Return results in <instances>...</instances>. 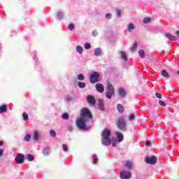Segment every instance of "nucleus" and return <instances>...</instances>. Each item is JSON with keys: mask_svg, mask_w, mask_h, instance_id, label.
<instances>
[{"mask_svg": "<svg viewBox=\"0 0 179 179\" xmlns=\"http://www.w3.org/2000/svg\"><path fill=\"white\" fill-rule=\"evenodd\" d=\"M119 53L120 54L121 58L123 59V61H128V57H127V54H125V52L120 51Z\"/></svg>", "mask_w": 179, "mask_h": 179, "instance_id": "nucleus-23", "label": "nucleus"}, {"mask_svg": "<svg viewBox=\"0 0 179 179\" xmlns=\"http://www.w3.org/2000/svg\"><path fill=\"white\" fill-rule=\"evenodd\" d=\"M165 36L166 37V38H169L170 41H177V37L171 35V34L170 33L165 34Z\"/></svg>", "mask_w": 179, "mask_h": 179, "instance_id": "nucleus-13", "label": "nucleus"}, {"mask_svg": "<svg viewBox=\"0 0 179 179\" xmlns=\"http://www.w3.org/2000/svg\"><path fill=\"white\" fill-rule=\"evenodd\" d=\"M118 93L120 97H122V99H124V97L127 96V92H125V90H124V88H120Z\"/></svg>", "mask_w": 179, "mask_h": 179, "instance_id": "nucleus-15", "label": "nucleus"}, {"mask_svg": "<svg viewBox=\"0 0 179 179\" xmlns=\"http://www.w3.org/2000/svg\"><path fill=\"white\" fill-rule=\"evenodd\" d=\"M66 101H72V96H69V95H67L66 96Z\"/></svg>", "mask_w": 179, "mask_h": 179, "instance_id": "nucleus-45", "label": "nucleus"}, {"mask_svg": "<svg viewBox=\"0 0 179 179\" xmlns=\"http://www.w3.org/2000/svg\"><path fill=\"white\" fill-rule=\"evenodd\" d=\"M177 73H178V75L179 76V70L178 71Z\"/></svg>", "mask_w": 179, "mask_h": 179, "instance_id": "nucleus-54", "label": "nucleus"}, {"mask_svg": "<svg viewBox=\"0 0 179 179\" xmlns=\"http://www.w3.org/2000/svg\"><path fill=\"white\" fill-rule=\"evenodd\" d=\"M68 29L69 30H71V31H72V30H73L75 29V24H69L68 25Z\"/></svg>", "mask_w": 179, "mask_h": 179, "instance_id": "nucleus-35", "label": "nucleus"}, {"mask_svg": "<svg viewBox=\"0 0 179 179\" xmlns=\"http://www.w3.org/2000/svg\"><path fill=\"white\" fill-rule=\"evenodd\" d=\"M120 176L122 179H129L131 178V172L127 171H122L120 173Z\"/></svg>", "mask_w": 179, "mask_h": 179, "instance_id": "nucleus-9", "label": "nucleus"}, {"mask_svg": "<svg viewBox=\"0 0 179 179\" xmlns=\"http://www.w3.org/2000/svg\"><path fill=\"white\" fill-rule=\"evenodd\" d=\"M3 145V143L2 141H0V146H2Z\"/></svg>", "mask_w": 179, "mask_h": 179, "instance_id": "nucleus-53", "label": "nucleus"}, {"mask_svg": "<svg viewBox=\"0 0 179 179\" xmlns=\"http://www.w3.org/2000/svg\"><path fill=\"white\" fill-rule=\"evenodd\" d=\"M161 75L162 76H164V78H166V79H169V78H170V74L169 73V72H167L166 70H162L161 71Z\"/></svg>", "mask_w": 179, "mask_h": 179, "instance_id": "nucleus-18", "label": "nucleus"}, {"mask_svg": "<svg viewBox=\"0 0 179 179\" xmlns=\"http://www.w3.org/2000/svg\"><path fill=\"white\" fill-rule=\"evenodd\" d=\"M111 142V131L105 129L101 133V143L103 146H110Z\"/></svg>", "mask_w": 179, "mask_h": 179, "instance_id": "nucleus-1", "label": "nucleus"}, {"mask_svg": "<svg viewBox=\"0 0 179 179\" xmlns=\"http://www.w3.org/2000/svg\"><path fill=\"white\" fill-rule=\"evenodd\" d=\"M145 160L147 164H150L151 166H153L157 163V158H156L155 156L146 157Z\"/></svg>", "mask_w": 179, "mask_h": 179, "instance_id": "nucleus-7", "label": "nucleus"}, {"mask_svg": "<svg viewBox=\"0 0 179 179\" xmlns=\"http://www.w3.org/2000/svg\"><path fill=\"white\" fill-rule=\"evenodd\" d=\"M129 121H134L135 120V114L132 113L129 116Z\"/></svg>", "mask_w": 179, "mask_h": 179, "instance_id": "nucleus-40", "label": "nucleus"}, {"mask_svg": "<svg viewBox=\"0 0 179 179\" xmlns=\"http://www.w3.org/2000/svg\"><path fill=\"white\" fill-rule=\"evenodd\" d=\"M62 118V120H69V115L68 113H63Z\"/></svg>", "mask_w": 179, "mask_h": 179, "instance_id": "nucleus-31", "label": "nucleus"}, {"mask_svg": "<svg viewBox=\"0 0 179 179\" xmlns=\"http://www.w3.org/2000/svg\"><path fill=\"white\" fill-rule=\"evenodd\" d=\"M132 30H135V25L132 23L128 24L127 25V31L131 33Z\"/></svg>", "mask_w": 179, "mask_h": 179, "instance_id": "nucleus-20", "label": "nucleus"}, {"mask_svg": "<svg viewBox=\"0 0 179 179\" xmlns=\"http://www.w3.org/2000/svg\"><path fill=\"white\" fill-rule=\"evenodd\" d=\"M39 138H40V134H38V131H35L33 134L34 141H38Z\"/></svg>", "mask_w": 179, "mask_h": 179, "instance_id": "nucleus-22", "label": "nucleus"}, {"mask_svg": "<svg viewBox=\"0 0 179 179\" xmlns=\"http://www.w3.org/2000/svg\"><path fill=\"white\" fill-rule=\"evenodd\" d=\"M87 101L89 103V104H91V106H94V104H96V99L92 95H89L87 97Z\"/></svg>", "mask_w": 179, "mask_h": 179, "instance_id": "nucleus-10", "label": "nucleus"}, {"mask_svg": "<svg viewBox=\"0 0 179 179\" xmlns=\"http://www.w3.org/2000/svg\"><path fill=\"white\" fill-rule=\"evenodd\" d=\"M78 85L80 87V89H85V87H86V83L79 82L78 83Z\"/></svg>", "mask_w": 179, "mask_h": 179, "instance_id": "nucleus-27", "label": "nucleus"}, {"mask_svg": "<svg viewBox=\"0 0 179 179\" xmlns=\"http://www.w3.org/2000/svg\"><path fill=\"white\" fill-rule=\"evenodd\" d=\"M143 23H145V24H148V23H150V22H152V19L150 17H145L143 20Z\"/></svg>", "mask_w": 179, "mask_h": 179, "instance_id": "nucleus-29", "label": "nucleus"}, {"mask_svg": "<svg viewBox=\"0 0 179 179\" xmlns=\"http://www.w3.org/2000/svg\"><path fill=\"white\" fill-rule=\"evenodd\" d=\"M98 110H100V111H104V101L103 99H99L98 100Z\"/></svg>", "mask_w": 179, "mask_h": 179, "instance_id": "nucleus-11", "label": "nucleus"}, {"mask_svg": "<svg viewBox=\"0 0 179 179\" xmlns=\"http://www.w3.org/2000/svg\"><path fill=\"white\" fill-rule=\"evenodd\" d=\"M118 143V140L117 139H114V140H112V146H113V148H115V146H117V143Z\"/></svg>", "mask_w": 179, "mask_h": 179, "instance_id": "nucleus-39", "label": "nucleus"}, {"mask_svg": "<svg viewBox=\"0 0 179 179\" xmlns=\"http://www.w3.org/2000/svg\"><path fill=\"white\" fill-rule=\"evenodd\" d=\"M99 78H100V73L97 71H94L90 74V83H97L99 82Z\"/></svg>", "mask_w": 179, "mask_h": 179, "instance_id": "nucleus-6", "label": "nucleus"}, {"mask_svg": "<svg viewBox=\"0 0 179 179\" xmlns=\"http://www.w3.org/2000/svg\"><path fill=\"white\" fill-rule=\"evenodd\" d=\"M3 113H6V106L5 105L0 106V114Z\"/></svg>", "mask_w": 179, "mask_h": 179, "instance_id": "nucleus-28", "label": "nucleus"}, {"mask_svg": "<svg viewBox=\"0 0 179 179\" xmlns=\"http://www.w3.org/2000/svg\"><path fill=\"white\" fill-rule=\"evenodd\" d=\"M139 55L141 57V58H144L145 57V50H141L139 52Z\"/></svg>", "mask_w": 179, "mask_h": 179, "instance_id": "nucleus-36", "label": "nucleus"}, {"mask_svg": "<svg viewBox=\"0 0 179 179\" xmlns=\"http://www.w3.org/2000/svg\"><path fill=\"white\" fill-rule=\"evenodd\" d=\"M88 120L80 118L77 120L76 125L79 129H81V131H89L90 129V127L86 126V122H88Z\"/></svg>", "mask_w": 179, "mask_h": 179, "instance_id": "nucleus-2", "label": "nucleus"}, {"mask_svg": "<svg viewBox=\"0 0 179 179\" xmlns=\"http://www.w3.org/2000/svg\"><path fill=\"white\" fill-rule=\"evenodd\" d=\"M68 131H69L70 132H72L73 131V127H68Z\"/></svg>", "mask_w": 179, "mask_h": 179, "instance_id": "nucleus-49", "label": "nucleus"}, {"mask_svg": "<svg viewBox=\"0 0 179 179\" xmlns=\"http://www.w3.org/2000/svg\"><path fill=\"white\" fill-rule=\"evenodd\" d=\"M31 138V136L30 134H26L24 139L26 141V142H30Z\"/></svg>", "mask_w": 179, "mask_h": 179, "instance_id": "nucleus-32", "label": "nucleus"}, {"mask_svg": "<svg viewBox=\"0 0 179 179\" xmlns=\"http://www.w3.org/2000/svg\"><path fill=\"white\" fill-rule=\"evenodd\" d=\"M117 110L119 113H124V106L121 103H119L117 105Z\"/></svg>", "mask_w": 179, "mask_h": 179, "instance_id": "nucleus-25", "label": "nucleus"}, {"mask_svg": "<svg viewBox=\"0 0 179 179\" xmlns=\"http://www.w3.org/2000/svg\"><path fill=\"white\" fill-rule=\"evenodd\" d=\"M84 48H85V50H90V48H92V45L87 43L84 45Z\"/></svg>", "mask_w": 179, "mask_h": 179, "instance_id": "nucleus-37", "label": "nucleus"}, {"mask_svg": "<svg viewBox=\"0 0 179 179\" xmlns=\"http://www.w3.org/2000/svg\"><path fill=\"white\" fill-rule=\"evenodd\" d=\"M116 136L118 142H122L124 141V135L120 131L116 132Z\"/></svg>", "mask_w": 179, "mask_h": 179, "instance_id": "nucleus-14", "label": "nucleus"}, {"mask_svg": "<svg viewBox=\"0 0 179 179\" xmlns=\"http://www.w3.org/2000/svg\"><path fill=\"white\" fill-rule=\"evenodd\" d=\"M116 125L120 131L125 132L127 131V120H125V116H121L117 119Z\"/></svg>", "mask_w": 179, "mask_h": 179, "instance_id": "nucleus-3", "label": "nucleus"}, {"mask_svg": "<svg viewBox=\"0 0 179 179\" xmlns=\"http://www.w3.org/2000/svg\"><path fill=\"white\" fill-rule=\"evenodd\" d=\"M111 17H113V15H111L110 13H106L105 15V18L107 19L108 20L111 19Z\"/></svg>", "mask_w": 179, "mask_h": 179, "instance_id": "nucleus-42", "label": "nucleus"}, {"mask_svg": "<svg viewBox=\"0 0 179 179\" xmlns=\"http://www.w3.org/2000/svg\"><path fill=\"white\" fill-rule=\"evenodd\" d=\"M50 136H52V138H55L57 136V133L55 132V131L51 129L50 131Z\"/></svg>", "mask_w": 179, "mask_h": 179, "instance_id": "nucleus-33", "label": "nucleus"}, {"mask_svg": "<svg viewBox=\"0 0 179 179\" xmlns=\"http://www.w3.org/2000/svg\"><path fill=\"white\" fill-rule=\"evenodd\" d=\"M94 55L96 57H100L101 55V49L100 48H96L94 50Z\"/></svg>", "mask_w": 179, "mask_h": 179, "instance_id": "nucleus-16", "label": "nucleus"}, {"mask_svg": "<svg viewBox=\"0 0 179 179\" xmlns=\"http://www.w3.org/2000/svg\"><path fill=\"white\" fill-rule=\"evenodd\" d=\"M145 145H146V146H150V141H147L145 142Z\"/></svg>", "mask_w": 179, "mask_h": 179, "instance_id": "nucleus-50", "label": "nucleus"}, {"mask_svg": "<svg viewBox=\"0 0 179 179\" xmlns=\"http://www.w3.org/2000/svg\"><path fill=\"white\" fill-rule=\"evenodd\" d=\"M15 160L17 164H23V163H24V155L22 154H18Z\"/></svg>", "mask_w": 179, "mask_h": 179, "instance_id": "nucleus-8", "label": "nucleus"}, {"mask_svg": "<svg viewBox=\"0 0 179 179\" xmlns=\"http://www.w3.org/2000/svg\"><path fill=\"white\" fill-rule=\"evenodd\" d=\"M77 79L78 80H85V75H83V74H78V76H77Z\"/></svg>", "mask_w": 179, "mask_h": 179, "instance_id": "nucleus-30", "label": "nucleus"}, {"mask_svg": "<svg viewBox=\"0 0 179 179\" xmlns=\"http://www.w3.org/2000/svg\"><path fill=\"white\" fill-rule=\"evenodd\" d=\"M42 152H43V155L48 156V155H50V147L44 148Z\"/></svg>", "mask_w": 179, "mask_h": 179, "instance_id": "nucleus-21", "label": "nucleus"}, {"mask_svg": "<svg viewBox=\"0 0 179 179\" xmlns=\"http://www.w3.org/2000/svg\"><path fill=\"white\" fill-rule=\"evenodd\" d=\"M0 156H3V150L0 149Z\"/></svg>", "mask_w": 179, "mask_h": 179, "instance_id": "nucleus-51", "label": "nucleus"}, {"mask_svg": "<svg viewBox=\"0 0 179 179\" xmlns=\"http://www.w3.org/2000/svg\"><path fill=\"white\" fill-rule=\"evenodd\" d=\"M136 48H138V43H134L131 47V51H136Z\"/></svg>", "mask_w": 179, "mask_h": 179, "instance_id": "nucleus-43", "label": "nucleus"}, {"mask_svg": "<svg viewBox=\"0 0 179 179\" xmlns=\"http://www.w3.org/2000/svg\"><path fill=\"white\" fill-rule=\"evenodd\" d=\"M22 117L24 121H27V120H29V115H27L26 113H22Z\"/></svg>", "mask_w": 179, "mask_h": 179, "instance_id": "nucleus-38", "label": "nucleus"}, {"mask_svg": "<svg viewBox=\"0 0 179 179\" xmlns=\"http://www.w3.org/2000/svg\"><path fill=\"white\" fill-rule=\"evenodd\" d=\"M159 104H160V106H162V107H166V103L162 100L159 101Z\"/></svg>", "mask_w": 179, "mask_h": 179, "instance_id": "nucleus-46", "label": "nucleus"}, {"mask_svg": "<svg viewBox=\"0 0 179 179\" xmlns=\"http://www.w3.org/2000/svg\"><path fill=\"white\" fill-rule=\"evenodd\" d=\"M115 14H116L117 16H118L119 17H121V10H120L119 9H116V10H115Z\"/></svg>", "mask_w": 179, "mask_h": 179, "instance_id": "nucleus-44", "label": "nucleus"}, {"mask_svg": "<svg viewBox=\"0 0 179 179\" xmlns=\"http://www.w3.org/2000/svg\"><path fill=\"white\" fill-rule=\"evenodd\" d=\"M97 34H99L97 33V31L94 30V31H92V36H93L94 37H96V36H97Z\"/></svg>", "mask_w": 179, "mask_h": 179, "instance_id": "nucleus-48", "label": "nucleus"}, {"mask_svg": "<svg viewBox=\"0 0 179 179\" xmlns=\"http://www.w3.org/2000/svg\"><path fill=\"white\" fill-rule=\"evenodd\" d=\"M25 159L28 160V162H33L34 160V156L31 154H27L25 156Z\"/></svg>", "mask_w": 179, "mask_h": 179, "instance_id": "nucleus-19", "label": "nucleus"}, {"mask_svg": "<svg viewBox=\"0 0 179 179\" xmlns=\"http://www.w3.org/2000/svg\"><path fill=\"white\" fill-rule=\"evenodd\" d=\"M80 116L81 118L84 120H92L93 118V116L92 115V113H90V110L87 108H83L80 111Z\"/></svg>", "mask_w": 179, "mask_h": 179, "instance_id": "nucleus-5", "label": "nucleus"}, {"mask_svg": "<svg viewBox=\"0 0 179 179\" xmlns=\"http://www.w3.org/2000/svg\"><path fill=\"white\" fill-rule=\"evenodd\" d=\"M115 96V90H114V87H113L111 84L108 83L106 92V99H111Z\"/></svg>", "mask_w": 179, "mask_h": 179, "instance_id": "nucleus-4", "label": "nucleus"}, {"mask_svg": "<svg viewBox=\"0 0 179 179\" xmlns=\"http://www.w3.org/2000/svg\"><path fill=\"white\" fill-rule=\"evenodd\" d=\"M176 36H178V37H179V31L176 32Z\"/></svg>", "mask_w": 179, "mask_h": 179, "instance_id": "nucleus-52", "label": "nucleus"}, {"mask_svg": "<svg viewBox=\"0 0 179 179\" xmlns=\"http://www.w3.org/2000/svg\"><path fill=\"white\" fill-rule=\"evenodd\" d=\"M64 12L59 10L57 12V17L59 20H62V19H64Z\"/></svg>", "mask_w": 179, "mask_h": 179, "instance_id": "nucleus-17", "label": "nucleus"}, {"mask_svg": "<svg viewBox=\"0 0 179 179\" xmlns=\"http://www.w3.org/2000/svg\"><path fill=\"white\" fill-rule=\"evenodd\" d=\"M76 50L78 54H83V48L80 45H78L76 48Z\"/></svg>", "mask_w": 179, "mask_h": 179, "instance_id": "nucleus-26", "label": "nucleus"}, {"mask_svg": "<svg viewBox=\"0 0 179 179\" xmlns=\"http://www.w3.org/2000/svg\"><path fill=\"white\" fill-rule=\"evenodd\" d=\"M62 149L64 150V152H69V148H68V145L66 144H63L62 145Z\"/></svg>", "mask_w": 179, "mask_h": 179, "instance_id": "nucleus-34", "label": "nucleus"}, {"mask_svg": "<svg viewBox=\"0 0 179 179\" xmlns=\"http://www.w3.org/2000/svg\"><path fill=\"white\" fill-rule=\"evenodd\" d=\"M132 162L131 161H127L126 164H125V167H127V169H128L129 170H131V169H132Z\"/></svg>", "mask_w": 179, "mask_h": 179, "instance_id": "nucleus-24", "label": "nucleus"}, {"mask_svg": "<svg viewBox=\"0 0 179 179\" xmlns=\"http://www.w3.org/2000/svg\"><path fill=\"white\" fill-rule=\"evenodd\" d=\"M92 159H94L93 164H96V163H97V162L99 160L97 159V156H96L95 155H92Z\"/></svg>", "mask_w": 179, "mask_h": 179, "instance_id": "nucleus-41", "label": "nucleus"}, {"mask_svg": "<svg viewBox=\"0 0 179 179\" xmlns=\"http://www.w3.org/2000/svg\"><path fill=\"white\" fill-rule=\"evenodd\" d=\"M156 97H157V99H162V94L157 92L155 94Z\"/></svg>", "mask_w": 179, "mask_h": 179, "instance_id": "nucleus-47", "label": "nucleus"}, {"mask_svg": "<svg viewBox=\"0 0 179 179\" xmlns=\"http://www.w3.org/2000/svg\"><path fill=\"white\" fill-rule=\"evenodd\" d=\"M95 88L99 93H104V86L102 84H96Z\"/></svg>", "mask_w": 179, "mask_h": 179, "instance_id": "nucleus-12", "label": "nucleus"}]
</instances>
